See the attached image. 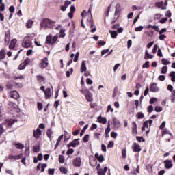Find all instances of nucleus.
Returning <instances> with one entry per match:
<instances>
[{"mask_svg": "<svg viewBox=\"0 0 175 175\" xmlns=\"http://www.w3.org/2000/svg\"><path fill=\"white\" fill-rule=\"evenodd\" d=\"M92 11V6H91L88 12L83 10L81 14L82 18H85L86 20V24L88 25V27H90V28H93L90 30V32L92 33H94L96 32V26H95V23H94V20H92V14L91 12Z\"/></svg>", "mask_w": 175, "mask_h": 175, "instance_id": "obj_1", "label": "nucleus"}, {"mask_svg": "<svg viewBox=\"0 0 175 175\" xmlns=\"http://www.w3.org/2000/svg\"><path fill=\"white\" fill-rule=\"evenodd\" d=\"M55 21L45 18L41 21L40 27L44 29H51V28L55 27Z\"/></svg>", "mask_w": 175, "mask_h": 175, "instance_id": "obj_2", "label": "nucleus"}, {"mask_svg": "<svg viewBox=\"0 0 175 175\" xmlns=\"http://www.w3.org/2000/svg\"><path fill=\"white\" fill-rule=\"evenodd\" d=\"M22 47L25 49H29V47L32 46V38L29 36H27L23 38L22 40Z\"/></svg>", "mask_w": 175, "mask_h": 175, "instance_id": "obj_3", "label": "nucleus"}, {"mask_svg": "<svg viewBox=\"0 0 175 175\" xmlns=\"http://www.w3.org/2000/svg\"><path fill=\"white\" fill-rule=\"evenodd\" d=\"M48 66H49V59L47 57L42 59L40 64V68L41 69H44L47 68Z\"/></svg>", "mask_w": 175, "mask_h": 175, "instance_id": "obj_4", "label": "nucleus"}, {"mask_svg": "<svg viewBox=\"0 0 175 175\" xmlns=\"http://www.w3.org/2000/svg\"><path fill=\"white\" fill-rule=\"evenodd\" d=\"M85 96L88 102H92V100H94V98H92V93H91L88 89H85Z\"/></svg>", "mask_w": 175, "mask_h": 175, "instance_id": "obj_5", "label": "nucleus"}, {"mask_svg": "<svg viewBox=\"0 0 175 175\" xmlns=\"http://www.w3.org/2000/svg\"><path fill=\"white\" fill-rule=\"evenodd\" d=\"M112 121L115 129H120V128H121V122H120L118 119H117L116 118H113Z\"/></svg>", "mask_w": 175, "mask_h": 175, "instance_id": "obj_6", "label": "nucleus"}, {"mask_svg": "<svg viewBox=\"0 0 175 175\" xmlns=\"http://www.w3.org/2000/svg\"><path fill=\"white\" fill-rule=\"evenodd\" d=\"M23 157H24L23 153H21L18 155H12V154L9 155V158L12 161H18V159H21V158H23Z\"/></svg>", "mask_w": 175, "mask_h": 175, "instance_id": "obj_7", "label": "nucleus"}, {"mask_svg": "<svg viewBox=\"0 0 175 175\" xmlns=\"http://www.w3.org/2000/svg\"><path fill=\"white\" fill-rule=\"evenodd\" d=\"M150 91L151 92H159V88H158V83H152L150 85Z\"/></svg>", "mask_w": 175, "mask_h": 175, "instance_id": "obj_8", "label": "nucleus"}, {"mask_svg": "<svg viewBox=\"0 0 175 175\" xmlns=\"http://www.w3.org/2000/svg\"><path fill=\"white\" fill-rule=\"evenodd\" d=\"M73 165L75 167H80L81 166V158L77 157L72 161Z\"/></svg>", "mask_w": 175, "mask_h": 175, "instance_id": "obj_9", "label": "nucleus"}, {"mask_svg": "<svg viewBox=\"0 0 175 175\" xmlns=\"http://www.w3.org/2000/svg\"><path fill=\"white\" fill-rule=\"evenodd\" d=\"M164 165H165V169H172L173 167V161L165 160L164 161Z\"/></svg>", "mask_w": 175, "mask_h": 175, "instance_id": "obj_10", "label": "nucleus"}, {"mask_svg": "<svg viewBox=\"0 0 175 175\" xmlns=\"http://www.w3.org/2000/svg\"><path fill=\"white\" fill-rule=\"evenodd\" d=\"M33 136L36 137V139H39L40 136H42V130L38 128L36 130L33 131Z\"/></svg>", "mask_w": 175, "mask_h": 175, "instance_id": "obj_11", "label": "nucleus"}, {"mask_svg": "<svg viewBox=\"0 0 175 175\" xmlns=\"http://www.w3.org/2000/svg\"><path fill=\"white\" fill-rule=\"evenodd\" d=\"M120 12H121V4L118 3V4H116V10H115V13H114V16H117L116 19L120 16Z\"/></svg>", "mask_w": 175, "mask_h": 175, "instance_id": "obj_12", "label": "nucleus"}, {"mask_svg": "<svg viewBox=\"0 0 175 175\" xmlns=\"http://www.w3.org/2000/svg\"><path fill=\"white\" fill-rule=\"evenodd\" d=\"M10 96H11L13 99H18L20 98V94L17 91L14 90L10 92Z\"/></svg>", "mask_w": 175, "mask_h": 175, "instance_id": "obj_13", "label": "nucleus"}, {"mask_svg": "<svg viewBox=\"0 0 175 175\" xmlns=\"http://www.w3.org/2000/svg\"><path fill=\"white\" fill-rule=\"evenodd\" d=\"M132 148L134 152H140V151H142V148H140V146H139V144L136 143L133 144Z\"/></svg>", "mask_w": 175, "mask_h": 175, "instance_id": "obj_14", "label": "nucleus"}, {"mask_svg": "<svg viewBox=\"0 0 175 175\" xmlns=\"http://www.w3.org/2000/svg\"><path fill=\"white\" fill-rule=\"evenodd\" d=\"M16 43H17L16 39H12L10 41V45H9V49L10 50H14V47H16Z\"/></svg>", "mask_w": 175, "mask_h": 175, "instance_id": "obj_15", "label": "nucleus"}, {"mask_svg": "<svg viewBox=\"0 0 175 175\" xmlns=\"http://www.w3.org/2000/svg\"><path fill=\"white\" fill-rule=\"evenodd\" d=\"M16 122V120L14 119H7L5 120L4 125H7L8 126H11V125H13Z\"/></svg>", "mask_w": 175, "mask_h": 175, "instance_id": "obj_16", "label": "nucleus"}, {"mask_svg": "<svg viewBox=\"0 0 175 175\" xmlns=\"http://www.w3.org/2000/svg\"><path fill=\"white\" fill-rule=\"evenodd\" d=\"M97 120L98 122H100V124H103V125H105L107 122V120L106 119V118H103L102 116H98L97 118Z\"/></svg>", "mask_w": 175, "mask_h": 175, "instance_id": "obj_17", "label": "nucleus"}, {"mask_svg": "<svg viewBox=\"0 0 175 175\" xmlns=\"http://www.w3.org/2000/svg\"><path fill=\"white\" fill-rule=\"evenodd\" d=\"M44 92L46 99H49L51 96V89L46 88Z\"/></svg>", "mask_w": 175, "mask_h": 175, "instance_id": "obj_18", "label": "nucleus"}, {"mask_svg": "<svg viewBox=\"0 0 175 175\" xmlns=\"http://www.w3.org/2000/svg\"><path fill=\"white\" fill-rule=\"evenodd\" d=\"M153 58L154 55L150 54V53H148V50H146L144 59H152Z\"/></svg>", "mask_w": 175, "mask_h": 175, "instance_id": "obj_19", "label": "nucleus"}, {"mask_svg": "<svg viewBox=\"0 0 175 175\" xmlns=\"http://www.w3.org/2000/svg\"><path fill=\"white\" fill-rule=\"evenodd\" d=\"M107 172V167H105L104 169L100 168V170H98L97 173L98 175H105L106 174Z\"/></svg>", "mask_w": 175, "mask_h": 175, "instance_id": "obj_20", "label": "nucleus"}, {"mask_svg": "<svg viewBox=\"0 0 175 175\" xmlns=\"http://www.w3.org/2000/svg\"><path fill=\"white\" fill-rule=\"evenodd\" d=\"M132 132L133 135L137 134V124L135 122H133Z\"/></svg>", "mask_w": 175, "mask_h": 175, "instance_id": "obj_21", "label": "nucleus"}, {"mask_svg": "<svg viewBox=\"0 0 175 175\" xmlns=\"http://www.w3.org/2000/svg\"><path fill=\"white\" fill-rule=\"evenodd\" d=\"M80 70L81 73L87 70V66H85V60L82 62Z\"/></svg>", "mask_w": 175, "mask_h": 175, "instance_id": "obj_22", "label": "nucleus"}, {"mask_svg": "<svg viewBox=\"0 0 175 175\" xmlns=\"http://www.w3.org/2000/svg\"><path fill=\"white\" fill-rule=\"evenodd\" d=\"M165 135H170V137H173V135H172V133L167 129H163L162 136H165Z\"/></svg>", "mask_w": 175, "mask_h": 175, "instance_id": "obj_23", "label": "nucleus"}, {"mask_svg": "<svg viewBox=\"0 0 175 175\" xmlns=\"http://www.w3.org/2000/svg\"><path fill=\"white\" fill-rule=\"evenodd\" d=\"M152 120H146L144 122L143 125L144 126H145V128H148V124L150 125V126H151V125H152Z\"/></svg>", "mask_w": 175, "mask_h": 175, "instance_id": "obj_24", "label": "nucleus"}, {"mask_svg": "<svg viewBox=\"0 0 175 175\" xmlns=\"http://www.w3.org/2000/svg\"><path fill=\"white\" fill-rule=\"evenodd\" d=\"M53 135H54V132L53 131V130L49 129L46 131V135L49 137V139H50L51 142V136H53Z\"/></svg>", "mask_w": 175, "mask_h": 175, "instance_id": "obj_25", "label": "nucleus"}, {"mask_svg": "<svg viewBox=\"0 0 175 175\" xmlns=\"http://www.w3.org/2000/svg\"><path fill=\"white\" fill-rule=\"evenodd\" d=\"M109 33L112 38V39H116L117 38V35H118V33L117 31H109Z\"/></svg>", "mask_w": 175, "mask_h": 175, "instance_id": "obj_26", "label": "nucleus"}, {"mask_svg": "<svg viewBox=\"0 0 175 175\" xmlns=\"http://www.w3.org/2000/svg\"><path fill=\"white\" fill-rule=\"evenodd\" d=\"M6 57V52H5L4 49H1L0 51V59H5Z\"/></svg>", "mask_w": 175, "mask_h": 175, "instance_id": "obj_27", "label": "nucleus"}, {"mask_svg": "<svg viewBox=\"0 0 175 175\" xmlns=\"http://www.w3.org/2000/svg\"><path fill=\"white\" fill-rule=\"evenodd\" d=\"M62 139H64V135H60L56 142L55 146V150H56L57 147H58V146H59V143H61V140H62Z\"/></svg>", "mask_w": 175, "mask_h": 175, "instance_id": "obj_28", "label": "nucleus"}, {"mask_svg": "<svg viewBox=\"0 0 175 175\" xmlns=\"http://www.w3.org/2000/svg\"><path fill=\"white\" fill-rule=\"evenodd\" d=\"M79 144H80L79 139H75L70 144V146L71 147H76V146H79Z\"/></svg>", "mask_w": 175, "mask_h": 175, "instance_id": "obj_29", "label": "nucleus"}, {"mask_svg": "<svg viewBox=\"0 0 175 175\" xmlns=\"http://www.w3.org/2000/svg\"><path fill=\"white\" fill-rule=\"evenodd\" d=\"M33 25V21L32 20H28L26 23V27L27 28H32V26Z\"/></svg>", "mask_w": 175, "mask_h": 175, "instance_id": "obj_30", "label": "nucleus"}, {"mask_svg": "<svg viewBox=\"0 0 175 175\" xmlns=\"http://www.w3.org/2000/svg\"><path fill=\"white\" fill-rule=\"evenodd\" d=\"M46 44H53V41L50 36H47L45 41Z\"/></svg>", "mask_w": 175, "mask_h": 175, "instance_id": "obj_31", "label": "nucleus"}, {"mask_svg": "<svg viewBox=\"0 0 175 175\" xmlns=\"http://www.w3.org/2000/svg\"><path fill=\"white\" fill-rule=\"evenodd\" d=\"M169 77H171V81H172V83H175V72L174 71H172L169 74Z\"/></svg>", "mask_w": 175, "mask_h": 175, "instance_id": "obj_32", "label": "nucleus"}, {"mask_svg": "<svg viewBox=\"0 0 175 175\" xmlns=\"http://www.w3.org/2000/svg\"><path fill=\"white\" fill-rule=\"evenodd\" d=\"M37 79L40 83V84H43V82L44 81V77L40 75H37Z\"/></svg>", "mask_w": 175, "mask_h": 175, "instance_id": "obj_33", "label": "nucleus"}, {"mask_svg": "<svg viewBox=\"0 0 175 175\" xmlns=\"http://www.w3.org/2000/svg\"><path fill=\"white\" fill-rule=\"evenodd\" d=\"M15 147L18 150H23L25 146H24V144H23L21 143H17V144H15Z\"/></svg>", "mask_w": 175, "mask_h": 175, "instance_id": "obj_34", "label": "nucleus"}, {"mask_svg": "<svg viewBox=\"0 0 175 175\" xmlns=\"http://www.w3.org/2000/svg\"><path fill=\"white\" fill-rule=\"evenodd\" d=\"M110 131H111V129H110V122L109 120L108 122H107V128L105 130V135L107 136H109V133H110Z\"/></svg>", "mask_w": 175, "mask_h": 175, "instance_id": "obj_35", "label": "nucleus"}, {"mask_svg": "<svg viewBox=\"0 0 175 175\" xmlns=\"http://www.w3.org/2000/svg\"><path fill=\"white\" fill-rule=\"evenodd\" d=\"M14 79V80H24V79H25V76L23 75H19L18 76H15Z\"/></svg>", "mask_w": 175, "mask_h": 175, "instance_id": "obj_36", "label": "nucleus"}, {"mask_svg": "<svg viewBox=\"0 0 175 175\" xmlns=\"http://www.w3.org/2000/svg\"><path fill=\"white\" fill-rule=\"evenodd\" d=\"M88 124L85 125V126L83 127V129L81 130V133H80V136H83V135H84V133H85V131H87V129H88Z\"/></svg>", "mask_w": 175, "mask_h": 175, "instance_id": "obj_37", "label": "nucleus"}, {"mask_svg": "<svg viewBox=\"0 0 175 175\" xmlns=\"http://www.w3.org/2000/svg\"><path fill=\"white\" fill-rule=\"evenodd\" d=\"M171 102L172 103H175V90H174L172 92V94H171Z\"/></svg>", "mask_w": 175, "mask_h": 175, "instance_id": "obj_38", "label": "nucleus"}, {"mask_svg": "<svg viewBox=\"0 0 175 175\" xmlns=\"http://www.w3.org/2000/svg\"><path fill=\"white\" fill-rule=\"evenodd\" d=\"M65 29H62L60 30L59 31V35H58V37L59 38H65Z\"/></svg>", "mask_w": 175, "mask_h": 175, "instance_id": "obj_39", "label": "nucleus"}, {"mask_svg": "<svg viewBox=\"0 0 175 175\" xmlns=\"http://www.w3.org/2000/svg\"><path fill=\"white\" fill-rule=\"evenodd\" d=\"M161 73L162 75H166V73H167V66H164L162 68H161Z\"/></svg>", "mask_w": 175, "mask_h": 175, "instance_id": "obj_40", "label": "nucleus"}, {"mask_svg": "<svg viewBox=\"0 0 175 175\" xmlns=\"http://www.w3.org/2000/svg\"><path fill=\"white\" fill-rule=\"evenodd\" d=\"M146 167L148 173H151V172H152V165H151L150 164H147L146 165Z\"/></svg>", "mask_w": 175, "mask_h": 175, "instance_id": "obj_41", "label": "nucleus"}, {"mask_svg": "<svg viewBox=\"0 0 175 175\" xmlns=\"http://www.w3.org/2000/svg\"><path fill=\"white\" fill-rule=\"evenodd\" d=\"M59 171L62 174H66V173H68V170L64 167H60Z\"/></svg>", "mask_w": 175, "mask_h": 175, "instance_id": "obj_42", "label": "nucleus"}, {"mask_svg": "<svg viewBox=\"0 0 175 175\" xmlns=\"http://www.w3.org/2000/svg\"><path fill=\"white\" fill-rule=\"evenodd\" d=\"M69 139H70V134H69V133H68L66 131H65L64 139L69 140Z\"/></svg>", "mask_w": 175, "mask_h": 175, "instance_id": "obj_43", "label": "nucleus"}, {"mask_svg": "<svg viewBox=\"0 0 175 175\" xmlns=\"http://www.w3.org/2000/svg\"><path fill=\"white\" fill-rule=\"evenodd\" d=\"M80 57V52H77L75 58L73 59L74 62H77L79 61V57Z\"/></svg>", "mask_w": 175, "mask_h": 175, "instance_id": "obj_44", "label": "nucleus"}, {"mask_svg": "<svg viewBox=\"0 0 175 175\" xmlns=\"http://www.w3.org/2000/svg\"><path fill=\"white\" fill-rule=\"evenodd\" d=\"M59 163H64L65 162V157L62 155L59 156Z\"/></svg>", "mask_w": 175, "mask_h": 175, "instance_id": "obj_45", "label": "nucleus"}, {"mask_svg": "<svg viewBox=\"0 0 175 175\" xmlns=\"http://www.w3.org/2000/svg\"><path fill=\"white\" fill-rule=\"evenodd\" d=\"M162 110H163L162 107H160V106H156L154 108V111H156L157 113H161Z\"/></svg>", "mask_w": 175, "mask_h": 175, "instance_id": "obj_46", "label": "nucleus"}, {"mask_svg": "<svg viewBox=\"0 0 175 175\" xmlns=\"http://www.w3.org/2000/svg\"><path fill=\"white\" fill-rule=\"evenodd\" d=\"M25 66H26L25 64L21 63V64L18 66V69L19 70H23V69H25Z\"/></svg>", "mask_w": 175, "mask_h": 175, "instance_id": "obj_47", "label": "nucleus"}, {"mask_svg": "<svg viewBox=\"0 0 175 175\" xmlns=\"http://www.w3.org/2000/svg\"><path fill=\"white\" fill-rule=\"evenodd\" d=\"M145 68H150V62L147 61L146 63H144L142 66V68L145 69Z\"/></svg>", "mask_w": 175, "mask_h": 175, "instance_id": "obj_48", "label": "nucleus"}, {"mask_svg": "<svg viewBox=\"0 0 175 175\" xmlns=\"http://www.w3.org/2000/svg\"><path fill=\"white\" fill-rule=\"evenodd\" d=\"M161 62H162L163 65H169V64H170V62H169V60H167L165 58L162 59Z\"/></svg>", "mask_w": 175, "mask_h": 175, "instance_id": "obj_49", "label": "nucleus"}, {"mask_svg": "<svg viewBox=\"0 0 175 175\" xmlns=\"http://www.w3.org/2000/svg\"><path fill=\"white\" fill-rule=\"evenodd\" d=\"M155 102H158V98H157L155 97H153V98H150V105H154V103Z\"/></svg>", "mask_w": 175, "mask_h": 175, "instance_id": "obj_50", "label": "nucleus"}, {"mask_svg": "<svg viewBox=\"0 0 175 175\" xmlns=\"http://www.w3.org/2000/svg\"><path fill=\"white\" fill-rule=\"evenodd\" d=\"M97 160L100 162V163H102L103 161H105V157L103 154L100 155V157L97 159Z\"/></svg>", "mask_w": 175, "mask_h": 175, "instance_id": "obj_51", "label": "nucleus"}, {"mask_svg": "<svg viewBox=\"0 0 175 175\" xmlns=\"http://www.w3.org/2000/svg\"><path fill=\"white\" fill-rule=\"evenodd\" d=\"M37 106H38V110H39V111H40L41 110H43V104H42V103H38Z\"/></svg>", "mask_w": 175, "mask_h": 175, "instance_id": "obj_52", "label": "nucleus"}, {"mask_svg": "<svg viewBox=\"0 0 175 175\" xmlns=\"http://www.w3.org/2000/svg\"><path fill=\"white\" fill-rule=\"evenodd\" d=\"M158 79L160 81H165V80H166V77H165V75H159Z\"/></svg>", "mask_w": 175, "mask_h": 175, "instance_id": "obj_53", "label": "nucleus"}, {"mask_svg": "<svg viewBox=\"0 0 175 175\" xmlns=\"http://www.w3.org/2000/svg\"><path fill=\"white\" fill-rule=\"evenodd\" d=\"M71 73H73V68H70V71H66V75L67 77H70Z\"/></svg>", "mask_w": 175, "mask_h": 175, "instance_id": "obj_54", "label": "nucleus"}, {"mask_svg": "<svg viewBox=\"0 0 175 175\" xmlns=\"http://www.w3.org/2000/svg\"><path fill=\"white\" fill-rule=\"evenodd\" d=\"M114 146V142L113 141H109L107 145V148H112Z\"/></svg>", "mask_w": 175, "mask_h": 175, "instance_id": "obj_55", "label": "nucleus"}, {"mask_svg": "<svg viewBox=\"0 0 175 175\" xmlns=\"http://www.w3.org/2000/svg\"><path fill=\"white\" fill-rule=\"evenodd\" d=\"M58 34L53 36V38H52V44H54V43H55L56 40H58Z\"/></svg>", "mask_w": 175, "mask_h": 175, "instance_id": "obj_56", "label": "nucleus"}, {"mask_svg": "<svg viewBox=\"0 0 175 175\" xmlns=\"http://www.w3.org/2000/svg\"><path fill=\"white\" fill-rule=\"evenodd\" d=\"M109 111H111V113H113V111H114V109L111 107V105H108L107 107V113H109Z\"/></svg>", "mask_w": 175, "mask_h": 175, "instance_id": "obj_57", "label": "nucleus"}, {"mask_svg": "<svg viewBox=\"0 0 175 175\" xmlns=\"http://www.w3.org/2000/svg\"><path fill=\"white\" fill-rule=\"evenodd\" d=\"M166 126V122L163 121L161 124L159 126L160 129H165V127Z\"/></svg>", "mask_w": 175, "mask_h": 175, "instance_id": "obj_58", "label": "nucleus"}, {"mask_svg": "<svg viewBox=\"0 0 175 175\" xmlns=\"http://www.w3.org/2000/svg\"><path fill=\"white\" fill-rule=\"evenodd\" d=\"M152 111H154V107H152V105H150L148 107V113H152Z\"/></svg>", "mask_w": 175, "mask_h": 175, "instance_id": "obj_59", "label": "nucleus"}, {"mask_svg": "<svg viewBox=\"0 0 175 175\" xmlns=\"http://www.w3.org/2000/svg\"><path fill=\"white\" fill-rule=\"evenodd\" d=\"M143 26H139L135 28V32H141V31H143Z\"/></svg>", "mask_w": 175, "mask_h": 175, "instance_id": "obj_60", "label": "nucleus"}, {"mask_svg": "<svg viewBox=\"0 0 175 175\" xmlns=\"http://www.w3.org/2000/svg\"><path fill=\"white\" fill-rule=\"evenodd\" d=\"M122 157L124 159L126 158V148L122 149Z\"/></svg>", "mask_w": 175, "mask_h": 175, "instance_id": "obj_61", "label": "nucleus"}, {"mask_svg": "<svg viewBox=\"0 0 175 175\" xmlns=\"http://www.w3.org/2000/svg\"><path fill=\"white\" fill-rule=\"evenodd\" d=\"M157 50H158V44H155L154 46L153 49H152L153 54H156L157 53Z\"/></svg>", "mask_w": 175, "mask_h": 175, "instance_id": "obj_62", "label": "nucleus"}, {"mask_svg": "<svg viewBox=\"0 0 175 175\" xmlns=\"http://www.w3.org/2000/svg\"><path fill=\"white\" fill-rule=\"evenodd\" d=\"M39 150H40L39 146H36L33 148V151L34 152H39Z\"/></svg>", "mask_w": 175, "mask_h": 175, "instance_id": "obj_63", "label": "nucleus"}, {"mask_svg": "<svg viewBox=\"0 0 175 175\" xmlns=\"http://www.w3.org/2000/svg\"><path fill=\"white\" fill-rule=\"evenodd\" d=\"M5 40H10V32L5 33Z\"/></svg>", "mask_w": 175, "mask_h": 175, "instance_id": "obj_64", "label": "nucleus"}]
</instances>
